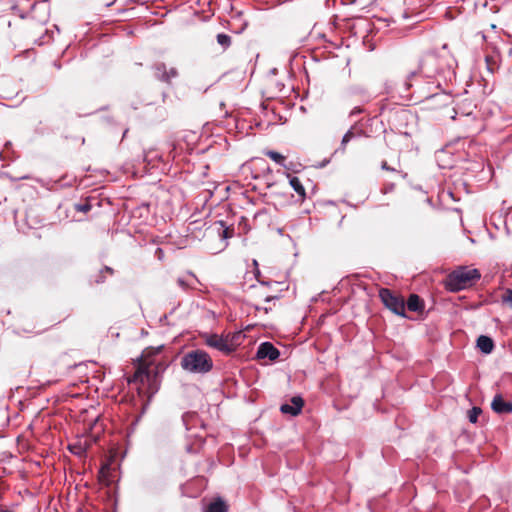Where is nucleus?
<instances>
[{"label": "nucleus", "mask_w": 512, "mask_h": 512, "mask_svg": "<svg viewBox=\"0 0 512 512\" xmlns=\"http://www.w3.org/2000/svg\"><path fill=\"white\" fill-rule=\"evenodd\" d=\"M449 58L447 44H444L441 49H428L419 57L418 70L411 72L410 76L418 73L427 78H434L436 75L444 72L446 66L449 65Z\"/></svg>", "instance_id": "nucleus-1"}, {"label": "nucleus", "mask_w": 512, "mask_h": 512, "mask_svg": "<svg viewBox=\"0 0 512 512\" xmlns=\"http://www.w3.org/2000/svg\"><path fill=\"white\" fill-rule=\"evenodd\" d=\"M480 279L481 273L478 269L459 266L447 275L444 285L450 292H459L475 286Z\"/></svg>", "instance_id": "nucleus-2"}, {"label": "nucleus", "mask_w": 512, "mask_h": 512, "mask_svg": "<svg viewBox=\"0 0 512 512\" xmlns=\"http://www.w3.org/2000/svg\"><path fill=\"white\" fill-rule=\"evenodd\" d=\"M180 365L189 373L206 374L213 369V360L206 351L196 349L184 354Z\"/></svg>", "instance_id": "nucleus-3"}, {"label": "nucleus", "mask_w": 512, "mask_h": 512, "mask_svg": "<svg viewBox=\"0 0 512 512\" xmlns=\"http://www.w3.org/2000/svg\"><path fill=\"white\" fill-rule=\"evenodd\" d=\"M379 297L382 303L391 310L393 313L405 317V301L400 295L393 293L388 288H381L379 290Z\"/></svg>", "instance_id": "nucleus-4"}, {"label": "nucleus", "mask_w": 512, "mask_h": 512, "mask_svg": "<svg viewBox=\"0 0 512 512\" xmlns=\"http://www.w3.org/2000/svg\"><path fill=\"white\" fill-rule=\"evenodd\" d=\"M153 76L156 80L171 85L172 80L179 76V71L176 67H168L166 63L157 61L151 66Z\"/></svg>", "instance_id": "nucleus-5"}, {"label": "nucleus", "mask_w": 512, "mask_h": 512, "mask_svg": "<svg viewBox=\"0 0 512 512\" xmlns=\"http://www.w3.org/2000/svg\"><path fill=\"white\" fill-rule=\"evenodd\" d=\"M205 344L226 355L231 354L235 350V347L229 342L227 337L218 334L206 335Z\"/></svg>", "instance_id": "nucleus-6"}, {"label": "nucleus", "mask_w": 512, "mask_h": 512, "mask_svg": "<svg viewBox=\"0 0 512 512\" xmlns=\"http://www.w3.org/2000/svg\"><path fill=\"white\" fill-rule=\"evenodd\" d=\"M420 2L421 0H407L406 9L403 11L401 17L403 19H415V22L424 20V16L422 15L424 10Z\"/></svg>", "instance_id": "nucleus-7"}, {"label": "nucleus", "mask_w": 512, "mask_h": 512, "mask_svg": "<svg viewBox=\"0 0 512 512\" xmlns=\"http://www.w3.org/2000/svg\"><path fill=\"white\" fill-rule=\"evenodd\" d=\"M256 356L258 359L276 360L280 356L279 350L270 342H263L258 347Z\"/></svg>", "instance_id": "nucleus-8"}, {"label": "nucleus", "mask_w": 512, "mask_h": 512, "mask_svg": "<svg viewBox=\"0 0 512 512\" xmlns=\"http://www.w3.org/2000/svg\"><path fill=\"white\" fill-rule=\"evenodd\" d=\"M291 404L285 403L280 407V411L283 414H289L291 416H297L301 413L304 406V400L301 396H293L291 398Z\"/></svg>", "instance_id": "nucleus-9"}, {"label": "nucleus", "mask_w": 512, "mask_h": 512, "mask_svg": "<svg viewBox=\"0 0 512 512\" xmlns=\"http://www.w3.org/2000/svg\"><path fill=\"white\" fill-rule=\"evenodd\" d=\"M152 379L151 371L149 367L140 365L135 373L128 379L131 384H149Z\"/></svg>", "instance_id": "nucleus-10"}, {"label": "nucleus", "mask_w": 512, "mask_h": 512, "mask_svg": "<svg viewBox=\"0 0 512 512\" xmlns=\"http://www.w3.org/2000/svg\"><path fill=\"white\" fill-rule=\"evenodd\" d=\"M491 408L495 413H498V414L511 413L512 412V402L505 401L501 394H497L493 398V401L491 403Z\"/></svg>", "instance_id": "nucleus-11"}, {"label": "nucleus", "mask_w": 512, "mask_h": 512, "mask_svg": "<svg viewBox=\"0 0 512 512\" xmlns=\"http://www.w3.org/2000/svg\"><path fill=\"white\" fill-rule=\"evenodd\" d=\"M286 175L287 178L289 179L291 187L297 193L299 199L303 201L306 197V191L301 180L297 176H293L290 173H287Z\"/></svg>", "instance_id": "nucleus-12"}, {"label": "nucleus", "mask_w": 512, "mask_h": 512, "mask_svg": "<svg viewBox=\"0 0 512 512\" xmlns=\"http://www.w3.org/2000/svg\"><path fill=\"white\" fill-rule=\"evenodd\" d=\"M365 133L362 129L356 128L355 126L351 127L343 136L341 141V150L344 151L348 142L352 139L359 138L363 136Z\"/></svg>", "instance_id": "nucleus-13"}, {"label": "nucleus", "mask_w": 512, "mask_h": 512, "mask_svg": "<svg viewBox=\"0 0 512 512\" xmlns=\"http://www.w3.org/2000/svg\"><path fill=\"white\" fill-rule=\"evenodd\" d=\"M204 512H228V505L222 498L217 497L205 507Z\"/></svg>", "instance_id": "nucleus-14"}, {"label": "nucleus", "mask_w": 512, "mask_h": 512, "mask_svg": "<svg viewBox=\"0 0 512 512\" xmlns=\"http://www.w3.org/2000/svg\"><path fill=\"white\" fill-rule=\"evenodd\" d=\"M477 347L480 349L481 352L489 354L494 349V342L492 338L485 335H481L477 339Z\"/></svg>", "instance_id": "nucleus-15"}, {"label": "nucleus", "mask_w": 512, "mask_h": 512, "mask_svg": "<svg viewBox=\"0 0 512 512\" xmlns=\"http://www.w3.org/2000/svg\"><path fill=\"white\" fill-rule=\"evenodd\" d=\"M407 308L413 312L422 311L424 308L422 299L417 294H411L407 300Z\"/></svg>", "instance_id": "nucleus-16"}, {"label": "nucleus", "mask_w": 512, "mask_h": 512, "mask_svg": "<svg viewBox=\"0 0 512 512\" xmlns=\"http://www.w3.org/2000/svg\"><path fill=\"white\" fill-rule=\"evenodd\" d=\"M264 154L269 157L271 160H273L278 165L284 167L287 170H290L291 167L286 165V157L279 152L273 151V150H266Z\"/></svg>", "instance_id": "nucleus-17"}, {"label": "nucleus", "mask_w": 512, "mask_h": 512, "mask_svg": "<svg viewBox=\"0 0 512 512\" xmlns=\"http://www.w3.org/2000/svg\"><path fill=\"white\" fill-rule=\"evenodd\" d=\"M427 100H435L437 101L441 106H447L451 104L452 98L450 94L441 92V93H435L432 95H429L426 97Z\"/></svg>", "instance_id": "nucleus-18"}, {"label": "nucleus", "mask_w": 512, "mask_h": 512, "mask_svg": "<svg viewBox=\"0 0 512 512\" xmlns=\"http://www.w3.org/2000/svg\"><path fill=\"white\" fill-rule=\"evenodd\" d=\"M113 274H114V270H113L111 267H109V266H105V267H103V268L99 271V273L95 276V278H94L93 282H94L95 284H101V283H104V282H105V280H106L107 275L112 276Z\"/></svg>", "instance_id": "nucleus-19"}, {"label": "nucleus", "mask_w": 512, "mask_h": 512, "mask_svg": "<svg viewBox=\"0 0 512 512\" xmlns=\"http://www.w3.org/2000/svg\"><path fill=\"white\" fill-rule=\"evenodd\" d=\"M110 473H111V468L108 464L106 465H103L99 471V475H98V478H99V481L102 483V484H105V485H110L111 483V479H110Z\"/></svg>", "instance_id": "nucleus-20"}, {"label": "nucleus", "mask_w": 512, "mask_h": 512, "mask_svg": "<svg viewBox=\"0 0 512 512\" xmlns=\"http://www.w3.org/2000/svg\"><path fill=\"white\" fill-rule=\"evenodd\" d=\"M217 42L223 49H227L231 45V37L227 34L220 33L217 35Z\"/></svg>", "instance_id": "nucleus-21"}, {"label": "nucleus", "mask_w": 512, "mask_h": 512, "mask_svg": "<svg viewBox=\"0 0 512 512\" xmlns=\"http://www.w3.org/2000/svg\"><path fill=\"white\" fill-rule=\"evenodd\" d=\"M92 209L90 198H87L84 202L75 205V210L83 213H87Z\"/></svg>", "instance_id": "nucleus-22"}, {"label": "nucleus", "mask_w": 512, "mask_h": 512, "mask_svg": "<svg viewBox=\"0 0 512 512\" xmlns=\"http://www.w3.org/2000/svg\"><path fill=\"white\" fill-rule=\"evenodd\" d=\"M501 302L512 308V289H506L501 295Z\"/></svg>", "instance_id": "nucleus-23"}, {"label": "nucleus", "mask_w": 512, "mask_h": 512, "mask_svg": "<svg viewBox=\"0 0 512 512\" xmlns=\"http://www.w3.org/2000/svg\"><path fill=\"white\" fill-rule=\"evenodd\" d=\"M482 410L479 407H473L468 411V418L471 423H476L478 416L481 414Z\"/></svg>", "instance_id": "nucleus-24"}, {"label": "nucleus", "mask_w": 512, "mask_h": 512, "mask_svg": "<svg viewBox=\"0 0 512 512\" xmlns=\"http://www.w3.org/2000/svg\"><path fill=\"white\" fill-rule=\"evenodd\" d=\"M255 163H256V165H259L261 167L262 171L265 172L268 176L271 175L272 170L264 159L257 158V159H255Z\"/></svg>", "instance_id": "nucleus-25"}, {"label": "nucleus", "mask_w": 512, "mask_h": 512, "mask_svg": "<svg viewBox=\"0 0 512 512\" xmlns=\"http://www.w3.org/2000/svg\"><path fill=\"white\" fill-rule=\"evenodd\" d=\"M220 224L223 227L222 232H221V236L223 238H225V239L231 238L233 236L234 230L232 228H229V227H224L223 222H220Z\"/></svg>", "instance_id": "nucleus-26"}, {"label": "nucleus", "mask_w": 512, "mask_h": 512, "mask_svg": "<svg viewBox=\"0 0 512 512\" xmlns=\"http://www.w3.org/2000/svg\"><path fill=\"white\" fill-rule=\"evenodd\" d=\"M69 448L72 453L77 454V455H81L85 451L84 448H82L81 446H77V445H71Z\"/></svg>", "instance_id": "nucleus-27"}, {"label": "nucleus", "mask_w": 512, "mask_h": 512, "mask_svg": "<svg viewBox=\"0 0 512 512\" xmlns=\"http://www.w3.org/2000/svg\"><path fill=\"white\" fill-rule=\"evenodd\" d=\"M381 168L386 171H392V172L398 173V171L395 168L390 167L386 161H382Z\"/></svg>", "instance_id": "nucleus-28"}, {"label": "nucleus", "mask_w": 512, "mask_h": 512, "mask_svg": "<svg viewBox=\"0 0 512 512\" xmlns=\"http://www.w3.org/2000/svg\"><path fill=\"white\" fill-rule=\"evenodd\" d=\"M507 35L512 39V18L506 23Z\"/></svg>", "instance_id": "nucleus-29"}, {"label": "nucleus", "mask_w": 512, "mask_h": 512, "mask_svg": "<svg viewBox=\"0 0 512 512\" xmlns=\"http://www.w3.org/2000/svg\"><path fill=\"white\" fill-rule=\"evenodd\" d=\"M461 117H462V118H464V121H465V122H469L470 120H473V121H475V120H476V118H475L474 116H472V113H471V112H468V113H466V114H463V113H462V114H461Z\"/></svg>", "instance_id": "nucleus-30"}, {"label": "nucleus", "mask_w": 512, "mask_h": 512, "mask_svg": "<svg viewBox=\"0 0 512 512\" xmlns=\"http://www.w3.org/2000/svg\"><path fill=\"white\" fill-rule=\"evenodd\" d=\"M177 283L183 289H188V287H189V285L186 283V281L183 278H178Z\"/></svg>", "instance_id": "nucleus-31"}, {"label": "nucleus", "mask_w": 512, "mask_h": 512, "mask_svg": "<svg viewBox=\"0 0 512 512\" xmlns=\"http://www.w3.org/2000/svg\"><path fill=\"white\" fill-rule=\"evenodd\" d=\"M254 307H255V309H256L257 311H263V312H264V313H266V314H267L269 311H271V307H262V306H258V305H255Z\"/></svg>", "instance_id": "nucleus-32"}, {"label": "nucleus", "mask_w": 512, "mask_h": 512, "mask_svg": "<svg viewBox=\"0 0 512 512\" xmlns=\"http://www.w3.org/2000/svg\"><path fill=\"white\" fill-rule=\"evenodd\" d=\"M362 112H363L362 108H360V107H354V108L351 110V112H350V116H354V115L360 114V113H362Z\"/></svg>", "instance_id": "nucleus-33"}, {"label": "nucleus", "mask_w": 512, "mask_h": 512, "mask_svg": "<svg viewBox=\"0 0 512 512\" xmlns=\"http://www.w3.org/2000/svg\"><path fill=\"white\" fill-rule=\"evenodd\" d=\"M276 298H277L276 296L267 295V296H265L264 300H265V302H270V301H272V300H274Z\"/></svg>", "instance_id": "nucleus-34"}, {"label": "nucleus", "mask_w": 512, "mask_h": 512, "mask_svg": "<svg viewBox=\"0 0 512 512\" xmlns=\"http://www.w3.org/2000/svg\"><path fill=\"white\" fill-rule=\"evenodd\" d=\"M453 111H454L455 115H453L451 118H452V119H455V118H456V116H457V115H459V113H458V111H457V110H453Z\"/></svg>", "instance_id": "nucleus-35"}, {"label": "nucleus", "mask_w": 512, "mask_h": 512, "mask_svg": "<svg viewBox=\"0 0 512 512\" xmlns=\"http://www.w3.org/2000/svg\"><path fill=\"white\" fill-rule=\"evenodd\" d=\"M167 97V93L166 92H163L162 93V98H163V101H165V98Z\"/></svg>", "instance_id": "nucleus-36"}, {"label": "nucleus", "mask_w": 512, "mask_h": 512, "mask_svg": "<svg viewBox=\"0 0 512 512\" xmlns=\"http://www.w3.org/2000/svg\"><path fill=\"white\" fill-rule=\"evenodd\" d=\"M0 512H14V511H10V510H1Z\"/></svg>", "instance_id": "nucleus-37"}]
</instances>
